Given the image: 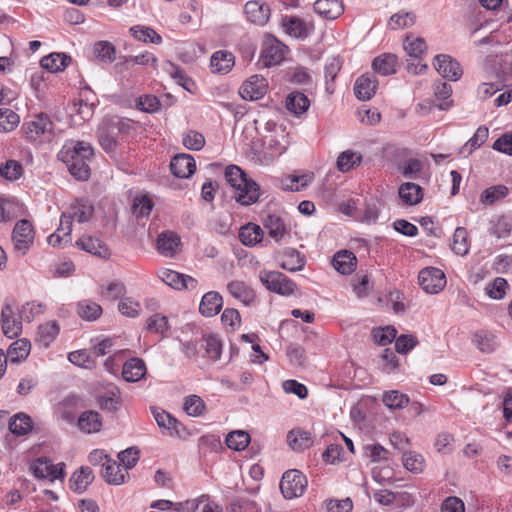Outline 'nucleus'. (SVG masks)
I'll use <instances>...</instances> for the list:
<instances>
[{"mask_svg": "<svg viewBox=\"0 0 512 512\" xmlns=\"http://www.w3.org/2000/svg\"><path fill=\"white\" fill-rule=\"evenodd\" d=\"M93 157L91 145L84 141H71L63 146L58 158L67 166L77 180L86 181L90 177V162Z\"/></svg>", "mask_w": 512, "mask_h": 512, "instance_id": "obj_1", "label": "nucleus"}, {"mask_svg": "<svg viewBox=\"0 0 512 512\" xmlns=\"http://www.w3.org/2000/svg\"><path fill=\"white\" fill-rule=\"evenodd\" d=\"M227 182L235 189L234 198L241 205H251L259 198V187L246 177L244 171L236 165H229L225 169Z\"/></svg>", "mask_w": 512, "mask_h": 512, "instance_id": "obj_2", "label": "nucleus"}, {"mask_svg": "<svg viewBox=\"0 0 512 512\" xmlns=\"http://www.w3.org/2000/svg\"><path fill=\"white\" fill-rule=\"evenodd\" d=\"M308 485L306 476L299 470H287L280 481V490L287 500L301 497Z\"/></svg>", "mask_w": 512, "mask_h": 512, "instance_id": "obj_3", "label": "nucleus"}, {"mask_svg": "<svg viewBox=\"0 0 512 512\" xmlns=\"http://www.w3.org/2000/svg\"><path fill=\"white\" fill-rule=\"evenodd\" d=\"M26 138L30 141L49 139L52 136L54 124L47 114L39 113L22 125Z\"/></svg>", "mask_w": 512, "mask_h": 512, "instance_id": "obj_4", "label": "nucleus"}, {"mask_svg": "<svg viewBox=\"0 0 512 512\" xmlns=\"http://www.w3.org/2000/svg\"><path fill=\"white\" fill-rule=\"evenodd\" d=\"M130 125L121 119H112L98 129V139L102 148L107 151H113L117 144V136L129 130Z\"/></svg>", "mask_w": 512, "mask_h": 512, "instance_id": "obj_5", "label": "nucleus"}, {"mask_svg": "<svg viewBox=\"0 0 512 512\" xmlns=\"http://www.w3.org/2000/svg\"><path fill=\"white\" fill-rule=\"evenodd\" d=\"M260 281L272 292L288 296L294 293L296 284L285 274L278 271H264L260 273Z\"/></svg>", "mask_w": 512, "mask_h": 512, "instance_id": "obj_6", "label": "nucleus"}, {"mask_svg": "<svg viewBox=\"0 0 512 512\" xmlns=\"http://www.w3.org/2000/svg\"><path fill=\"white\" fill-rule=\"evenodd\" d=\"M14 251L19 256H24L34 242V229L30 221L23 219L18 221L12 232Z\"/></svg>", "mask_w": 512, "mask_h": 512, "instance_id": "obj_7", "label": "nucleus"}, {"mask_svg": "<svg viewBox=\"0 0 512 512\" xmlns=\"http://www.w3.org/2000/svg\"><path fill=\"white\" fill-rule=\"evenodd\" d=\"M64 467L63 462L54 465L50 459L40 457L31 463L30 471L38 479H48L50 482H54L64 479Z\"/></svg>", "mask_w": 512, "mask_h": 512, "instance_id": "obj_8", "label": "nucleus"}, {"mask_svg": "<svg viewBox=\"0 0 512 512\" xmlns=\"http://www.w3.org/2000/svg\"><path fill=\"white\" fill-rule=\"evenodd\" d=\"M418 281L421 288L430 294L439 293L446 285L445 274L435 267H426L419 272Z\"/></svg>", "mask_w": 512, "mask_h": 512, "instance_id": "obj_9", "label": "nucleus"}, {"mask_svg": "<svg viewBox=\"0 0 512 512\" xmlns=\"http://www.w3.org/2000/svg\"><path fill=\"white\" fill-rule=\"evenodd\" d=\"M152 414L159 428L166 431L169 436L183 438L187 435L184 425L167 411L152 408Z\"/></svg>", "mask_w": 512, "mask_h": 512, "instance_id": "obj_10", "label": "nucleus"}, {"mask_svg": "<svg viewBox=\"0 0 512 512\" xmlns=\"http://www.w3.org/2000/svg\"><path fill=\"white\" fill-rule=\"evenodd\" d=\"M267 80L258 74L252 75L240 87V95L245 100L261 99L267 92Z\"/></svg>", "mask_w": 512, "mask_h": 512, "instance_id": "obj_11", "label": "nucleus"}, {"mask_svg": "<svg viewBox=\"0 0 512 512\" xmlns=\"http://www.w3.org/2000/svg\"><path fill=\"white\" fill-rule=\"evenodd\" d=\"M287 46L280 41L272 38L265 42L261 52L263 64L266 67L280 64L285 57Z\"/></svg>", "mask_w": 512, "mask_h": 512, "instance_id": "obj_12", "label": "nucleus"}, {"mask_svg": "<svg viewBox=\"0 0 512 512\" xmlns=\"http://www.w3.org/2000/svg\"><path fill=\"white\" fill-rule=\"evenodd\" d=\"M435 68L437 72L446 79L457 81L462 76L460 64L451 56L440 54L435 57Z\"/></svg>", "mask_w": 512, "mask_h": 512, "instance_id": "obj_13", "label": "nucleus"}, {"mask_svg": "<svg viewBox=\"0 0 512 512\" xmlns=\"http://www.w3.org/2000/svg\"><path fill=\"white\" fill-rule=\"evenodd\" d=\"M196 163L190 154H178L170 162V170L178 178H188L194 174Z\"/></svg>", "mask_w": 512, "mask_h": 512, "instance_id": "obj_14", "label": "nucleus"}, {"mask_svg": "<svg viewBox=\"0 0 512 512\" xmlns=\"http://www.w3.org/2000/svg\"><path fill=\"white\" fill-rule=\"evenodd\" d=\"M159 277L164 283L175 289H194L197 285L194 278L170 269L162 270Z\"/></svg>", "mask_w": 512, "mask_h": 512, "instance_id": "obj_15", "label": "nucleus"}, {"mask_svg": "<svg viewBox=\"0 0 512 512\" xmlns=\"http://www.w3.org/2000/svg\"><path fill=\"white\" fill-rule=\"evenodd\" d=\"M76 246L90 254H93L99 258H108L110 256V250L107 245L98 238H94L91 235H83L76 241Z\"/></svg>", "mask_w": 512, "mask_h": 512, "instance_id": "obj_16", "label": "nucleus"}, {"mask_svg": "<svg viewBox=\"0 0 512 512\" xmlns=\"http://www.w3.org/2000/svg\"><path fill=\"white\" fill-rule=\"evenodd\" d=\"M93 214V206L83 199L76 200L70 207L68 214L63 213L61 219L68 218L70 222V228H72V221L76 220L79 223L89 221Z\"/></svg>", "mask_w": 512, "mask_h": 512, "instance_id": "obj_17", "label": "nucleus"}, {"mask_svg": "<svg viewBox=\"0 0 512 512\" xmlns=\"http://www.w3.org/2000/svg\"><path fill=\"white\" fill-rule=\"evenodd\" d=\"M245 13L250 22L262 26L269 20L270 8L260 1H248L245 4Z\"/></svg>", "mask_w": 512, "mask_h": 512, "instance_id": "obj_18", "label": "nucleus"}, {"mask_svg": "<svg viewBox=\"0 0 512 512\" xmlns=\"http://www.w3.org/2000/svg\"><path fill=\"white\" fill-rule=\"evenodd\" d=\"M377 84V80L372 74L360 76L354 85L355 96L362 101L370 100L376 93Z\"/></svg>", "mask_w": 512, "mask_h": 512, "instance_id": "obj_19", "label": "nucleus"}, {"mask_svg": "<svg viewBox=\"0 0 512 512\" xmlns=\"http://www.w3.org/2000/svg\"><path fill=\"white\" fill-rule=\"evenodd\" d=\"M314 10L322 18L334 20L344 12V5L342 0H317Z\"/></svg>", "mask_w": 512, "mask_h": 512, "instance_id": "obj_20", "label": "nucleus"}, {"mask_svg": "<svg viewBox=\"0 0 512 512\" xmlns=\"http://www.w3.org/2000/svg\"><path fill=\"white\" fill-rule=\"evenodd\" d=\"M278 259L281 268L290 272L300 271L305 265V259L293 248L284 249L279 254Z\"/></svg>", "mask_w": 512, "mask_h": 512, "instance_id": "obj_21", "label": "nucleus"}, {"mask_svg": "<svg viewBox=\"0 0 512 512\" xmlns=\"http://www.w3.org/2000/svg\"><path fill=\"white\" fill-rule=\"evenodd\" d=\"M222 306V296L218 292L210 291L202 297L199 311L205 317H212L220 312Z\"/></svg>", "mask_w": 512, "mask_h": 512, "instance_id": "obj_22", "label": "nucleus"}, {"mask_svg": "<svg viewBox=\"0 0 512 512\" xmlns=\"http://www.w3.org/2000/svg\"><path fill=\"white\" fill-rule=\"evenodd\" d=\"M146 371L145 362L135 357L124 363L122 376L127 382H138L145 376Z\"/></svg>", "mask_w": 512, "mask_h": 512, "instance_id": "obj_23", "label": "nucleus"}, {"mask_svg": "<svg viewBox=\"0 0 512 512\" xmlns=\"http://www.w3.org/2000/svg\"><path fill=\"white\" fill-rule=\"evenodd\" d=\"M180 238L174 232H163L157 238L158 252L165 257H173L179 248Z\"/></svg>", "mask_w": 512, "mask_h": 512, "instance_id": "obj_24", "label": "nucleus"}, {"mask_svg": "<svg viewBox=\"0 0 512 512\" xmlns=\"http://www.w3.org/2000/svg\"><path fill=\"white\" fill-rule=\"evenodd\" d=\"M264 227L268 230V234L271 238H273L277 243L281 242L285 239L286 236H289V230L282 218L276 215H268L264 222Z\"/></svg>", "mask_w": 512, "mask_h": 512, "instance_id": "obj_25", "label": "nucleus"}, {"mask_svg": "<svg viewBox=\"0 0 512 512\" xmlns=\"http://www.w3.org/2000/svg\"><path fill=\"white\" fill-rule=\"evenodd\" d=\"M235 64V58L231 52L220 50L212 54L210 66L213 73L226 74Z\"/></svg>", "mask_w": 512, "mask_h": 512, "instance_id": "obj_26", "label": "nucleus"}, {"mask_svg": "<svg viewBox=\"0 0 512 512\" xmlns=\"http://www.w3.org/2000/svg\"><path fill=\"white\" fill-rule=\"evenodd\" d=\"M2 331L9 337H17L22 330V323L14 318V313L9 305H5L1 311Z\"/></svg>", "mask_w": 512, "mask_h": 512, "instance_id": "obj_27", "label": "nucleus"}, {"mask_svg": "<svg viewBox=\"0 0 512 512\" xmlns=\"http://www.w3.org/2000/svg\"><path fill=\"white\" fill-rule=\"evenodd\" d=\"M332 264L339 273L346 275L355 270L357 259L351 251L342 250L334 255Z\"/></svg>", "mask_w": 512, "mask_h": 512, "instance_id": "obj_28", "label": "nucleus"}, {"mask_svg": "<svg viewBox=\"0 0 512 512\" xmlns=\"http://www.w3.org/2000/svg\"><path fill=\"white\" fill-rule=\"evenodd\" d=\"M78 428L87 434L97 433L102 427V418L97 411H85L78 418Z\"/></svg>", "mask_w": 512, "mask_h": 512, "instance_id": "obj_29", "label": "nucleus"}, {"mask_svg": "<svg viewBox=\"0 0 512 512\" xmlns=\"http://www.w3.org/2000/svg\"><path fill=\"white\" fill-rule=\"evenodd\" d=\"M103 471L102 475L109 484L121 485L125 482L127 471H123L120 465L111 459H107V462L102 464Z\"/></svg>", "mask_w": 512, "mask_h": 512, "instance_id": "obj_30", "label": "nucleus"}, {"mask_svg": "<svg viewBox=\"0 0 512 512\" xmlns=\"http://www.w3.org/2000/svg\"><path fill=\"white\" fill-rule=\"evenodd\" d=\"M72 228H70V222L68 218L60 219V226L56 232L51 234L47 241L52 247H65L71 243Z\"/></svg>", "mask_w": 512, "mask_h": 512, "instance_id": "obj_31", "label": "nucleus"}, {"mask_svg": "<svg viewBox=\"0 0 512 512\" xmlns=\"http://www.w3.org/2000/svg\"><path fill=\"white\" fill-rule=\"evenodd\" d=\"M227 289L234 298L245 305H249L255 300L254 290L242 281H231L228 283Z\"/></svg>", "mask_w": 512, "mask_h": 512, "instance_id": "obj_32", "label": "nucleus"}, {"mask_svg": "<svg viewBox=\"0 0 512 512\" xmlns=\"http://www.w3.org/2000/svg\"><path fill=\"white\" fill-rule=\"evenodd\" d=\"M397 64V56L388 53L376 57L372 62V68L376 73L388 76L396 73Z\"/></svg>", "mask_w": 512, "mask_h": 512, "instance_id": "obj_33", "label": "nucleus"}, {"mask_svg": "<svg viewBox=\"0 0 512 512\" xmlns=\"http://www.w3.org/2000/svg\"><path fill=\"white\" fill-rule=\"evenodd\" d=\"M94 475L89 467H81L75 471L70 478V488L77 493L84 492L92 483Z\"/></svg>", "mask_w": 512, "mask_h": 512, "instance_id": "obj_34", "label": "nucleus"}, {"mask_svg": "<svg viewBox=\"0 0 512 512\" xmlns=\"http://www.w3.org/2000/svg\"><path fill=\"white\" fill-rule=\"evenodd\" d=\"M70 62L71 57L65 53H51L47 56H44L41 59L40 64L44 69L55 73L63 71Z\"/></svg>", "mask_w": 512, "mask_h": 512, "instance_id": "obj_35", "label": "nucleus"}, {"mask_svg": "<svg viewBox=\"0 0 512 512\" xmlns=\"http://www.w3.org/2000/svg\"><path fill=\"white\" fill-rule=\"evenodd\" d=\"M30 349L31 344L27 339H18L9 346L5 356L8 361L18 363L27 358L30 353Z\"/></svg>", "mask_w": 512, "mask_h": 512, "instance_id": "obj_36", "label": "nucleus"}, {"mask_svg": "<svg viewBox=\"0 0 512 512\" xmlns=\"http://www.w3.org/2000/svg\"><path fill=\"white\" fill-rule=\"evenodd\" d=\"M400 199L407 205L418 204L422 197V188L412 182L403 183L398 191Z\"/></svg>", "mask_w": 512, "mask_h": 512, "instance_id": "obj_37", "label": "nucleus"}, {"mask_svg": "<svg viewBox=\"0 0 512 512\" xmlns=\"http://www.w3.org/2000/svg\"><path fill=\"white\" fill-rule=\"evenodd\" d=\"M264 236L262 228L254 223H248L241 227L239 238L245 246H254L259 243Z\"/></svg>", "mask_w": 512, "mask_h": 512, "instance_id": "obj_38", "label": "nucleus"}, {"mask_svg": "<svg viewBox=\"0 0 512 512\" xmlns=\"http://www.w3.org/2000/svg\"><path fill=\"white\" fill-rule=\"evenodd\" d=\"M310 106L309 99L302 92H291L286 98V108L295 115L303 114Z\"/></svg>", "mask_w": 512, "mask_h": 512, "instance_id": "obj_39", "label": "nucleus"}, {"mask_svg": "<svg viewBox=\"0 0 512 512\" xmlns=\"http://www.w3.org/2000/svg\"><path fill=\"white\" fill-rule=\"evenodd\" d=\"M102 312V307L92 300L85 299L77 303V314L85 321H95Z\"/></svg>", "mask_w": 512, "mask_h": 512, "instance_id": "obj_40", "label": "nucleus"}, {"mask_svg": "<svg viewBox=\"0 0 512 512\" xmlns=\"http://www.w3.org/2000/svg\"><path fill=\"white\" fill-rule=\"evenodd\" d=\"M60 328L56 321L46 322L38 327L37 342L47 348L59 334Z\"/></svg>", "mask_w": 512, "mask_h": 512, "instance_id": "obj_41", "label": "nucleus"}, {"mask_svg": "<svg viewBox=\"0 0 512 512\" xmlns=\"http://www.w3.org/2000/svg\"><path fill=\"white\" fill-rule=\"evenodd\" d=\"M473 342L483 353H491L498 346L497 337L493 333L485 330L475 332Z\"/></svg>", "mask_w": 512, "mask_h": 512, "instance_id": "obj_42", "label": "nucleus"}, {"mask_svg": "<svg viewBox=\"0 0 512 512\" xmlns=\"http://www.w3.org/2000/svg\"><path fill=\"white\" fill-rule=\"evenodd\" d=\"M403 466L414 474H420L425 468L424 457L415 451H405L402 455Z\"/></svg>", "mask_w": 512, "mask_h": 512, "instance_id": "obj_43", "label": "nucleus"}, {"mask_svg": "<svg viewBox=\"0 0 512 512\" xmlns=\"http://www.w3.org/2000/svg\"><path fill=\"white\" fill-rule=\"evenodd\" d=\"M33 428L31 418L25 413L16 414L9 422V430L11 433L21 436L29 433Z\"/></svg>", "mask_w": 512, "mask_h": 512, "instance_id": "obj_44", "label": "nucleus"}, {"mask_svg": "<svg viewBox=\"0 0 512 512\" xmlns=\"http://www.w3.org/2000/svg\"><path fill=\"white\" fill-rule=\"evenodd\" d=\"M282 25L286 33L293 37L305 38L308 36V30L305 23L298 17H285L282 20Z\"/></svg>", "mask_w": 512, "mask_h": 512, "instance_id": "obj_45", "label": "nucleus"}, {"mask_svg": "<svg viewBox=\"0 0 512 512\" xmlns=\"http://www.w3.org/2000/svg\"><path fill=\"white\" fill-rule=\"evenodd\" d=\"M251 437L248 432L244 430H235L230 432L225 439L228 448L235 451L244 450L250 443Z\"/></svg>", "mask_w": 512, "mask_h": 512, "instance_id": "obj_46", "label": "nucleus"}, {"mask_svg": "<svg viewBox=\"0 0 512 512\" xmlns=\"http://www.w3.org/2000/svg\"><path fill=\"white\" fill-rule=\"evenodd\" d=\"M489 130L486 126H480L474 135L461 148L460 153L470 155L475 149L479 148L488 139Z\"/></svg>", "mask_w": 512, "mask_h": 512, "instance_id": "obj_47", "label": "nucleus"}, {"mask_svg": "<svg viewBox=\"0 0 512 512\" xmlns=\"http://www.w3.org/2000/svg\"><path fill=\"white\" fill-rule=\"evenodd\" d=\"M132 36L142 42L160 44L162 37L151 27L136 25L130 28Z\"/></svg>", "mask_w": 512, "mask_h": 512, "instance_id": "obj_48", "label": "nucleus"}, {"mask_svg": "<svg viewBox=\"0 0 512 512\" xmlns=\"http://www.w3.org/2000/svg\"><path fill=\"white\" fill-rule=\"evenodd\" d=\"M362 155L360 153L346 150L342 152L337 158V168L341 172H348L354 167L360 165Z\"/></svg>", "mask_w": 512, "mask_h": 512, "instance_id": "obj_49", "label": "nucleus"}, {"mask_svg": "<svg viewBox=\"0 0 512 512\" xmlns=\"http://www.w3.org/2000/svg\"><path fill=\"white\" fill-rule=\"evenodd\" d=\"M20 123L19 115L9 108H0V132L13 131Z\"/></svg>", "mask_w": 512, "mask_h": 512, "instance_id": "obj_50", "label": "nucleus"}, {"mask_svg": "<svg viewBox=\"0 0 512 512\" xmlns=\"http://www.w3.org/2000/svg\"><path fill=\"white\" fill-rule=\"evenodd\" d=\"M451 248L457 255L464 256L468 253V232L464 227H457L455 229Z\"/></svg>", "mask_w": 512, "mask_h": 512, "instance_id": "obj_51", "label": "nucleus"}, {"mask_svg": "<svg viewBox=\"0 0 512 512\" xmlns=\"http://www.w3.org/2000/svg\"><path fill=\"white\" fill-rule=\"evenodd\" d=\"M203 346L205 355L211 360H218L221 356L222 344L219 337L215 334L204 335Z\"/></svg>", "mask_w": 512, "mask_h": 512, "instance_id": "obj_52", "label": "nucleus"}, {"mask_svg": "<svg viewBox=\"0 0 512 512\" xmlns=\"http://www.w3.org/2000/svg\"><path fill=\"white\" fill-rule=\"evenodd\" d=\"M382 401L387 408L393 410L406 407L409 403V398L406 394L392 390L383 394Z\"/></svg>", "mask_w": 512, "mask_h": 512, "instance_id": "obj_53", "label": "nucleus"}, {"mask_svg": "<svg viewBox=\"0 0 512 512\" xmlns=\"http://www.w3.org/2000/svg\"><path fill=\"white\" fill-rule=\"evenodd\" d=\"M508 288L509 284L507 280L502 277H497L493 280V282L486 286L485 291L490 298L501 300L506 295Z\"/></svg>", "mask_w": 512, "mask_h": 512, "instance_id": "obj_54", "label": "nucleus"}, {"mask_svg": "<svg viewBox=\"0 0 512 512\" xmlns=\"http://www.w3.org/2000/svg\"><path fill=\"white\" fill-rule=\"evenodd\" d=\"M94 54L100 61L111 63L115 60L116 50L110 42L100 41L94 45Z\"/></svg>", "mask_w": 512, "mask_h": 512, "instance_id": "obj_55", "label": "nucleus"}, {"mask_svg": "<svg viewBox=\"0 0 512 512\" xmlns=\"http://www.w3.org/2000/svg\"><path fill=\"white\" fill-rule=\"evenodd\" d=\"M404 49L407 54L417 61L426 49V43L422 38L406 37L404 41Z\"/></svg>", "mask_w": 512, "mask_h": 512, "instance_id": "obj_56", "label": "nucleus"}, {"mask_svg": "<svg viewBox=\"0 0 512 512\" xmlns=\"http://www.w3.org/2000/svg\"><path fill=\"white\" fill-rule=\"evenodd\" d=\"M287 441L293 450H301L311 444L310 434L301 430L289 432Z\"/></svg>", "mask_w": 512, "mask_h": 512, "instance_id": "obj_57", "label": "nucleus"}, {"mask_svg": "<svg viewBox=\"0 0 512 512\" xmlns=\"http://www.w3.org/2000/svg\"><path fill=\"white\" fill-rule=\"evenodd\" d=\"M415 23V15L411 12H399L390 17L389 26L391 29H403L411 27Z\"/></svg>", "mask_w": 512, "mask_h": 512, "instance_id": "obj_58", "label": "nucleus"}, {"mask_svg": "<svg viewBox=\"0 0 512 512\" xmlns=\"http://www.w3.org/2000/svg\"><path fill=\"white\" fill-rule=\"evenodd\" d=\"M508 195V188L504 185H497L487 188L481 194V202L491 205L495 201L504 198Z\"/></svg>", "mask_w": 512, "mask_h": 512, "instance_id": "obj_59", "label": "nucleus"}, {"mask_svg": "<svg viewBox=\"0 0 512 512\" xmlns=\"http://www.w3.org/2000/svg\"><path fill=\"white\" fill-rule=\"evenodd\" d=\"M184 410L189 416L198 417L205 411L204 401L197 395H190L185 398Z\"/></svg>", "mask_w": 512, "mask_h": 512, "instance_id": "obj_60", "label": "nucleus"}, {"mask_svg": "<svg viewBox=\"0 0 512 512\" xmlns=\"http://www.w3.org/2000/svg\"><path fill=\"white\" fill-rule=\"evenodd\" d=\"M353 509L351 498L347 497L342 500L329 499L325 501L323 512H350Z\"/></svg>", "mask_w": 512, "mask_h": 512, "instance_id": "obj_61", "label": "nucleus"}, {"mask_svg": "<svg viewBox=\"0 0 512 512\" xmlns=\"http://www.w3.org/2000/svg\"><path fill=\"white\" fill-rule=\"evenodd\" d=\"M136 106L145 113H155L160 110L161 102L156 96L147 94L139 97Z\"/></svg>", "mask_w": 512, "mask_h": 512, "instance_id": "obj_62", "label": "nucleus"}, {"mask_svg": "<svg viewBox=\"0 0 512 512\" xmlns=\"http://www.w3.org/2000/svg\"><path fill=\"white\" fill-rule=\"evenodd\" d=\"M23 173V167L21 163L15 160H8L5 165L0 168V174L7 180H17Z\"/></svg>", "mask_w": 512, "mask_h": 512, "instance_id": "obj_63", "label": "nucleus"}, {"mask_svg": "<svg viewBox=\"0 0 512 512\" xmlns=\"http://www.w3.org/2000/svg\"><path fill=\"white\" fill-rule=\"evenodd\" d=\"M397 330L393 326H387L385 328H378L373 330V337L377 344L385 346L391 343L393 340L396 341Z\"/></svg>", "mask_w": 512, "mask_h": 512, "instance_id": "obj_64", "label": "nucleus"}]
</instances>
